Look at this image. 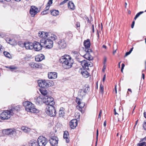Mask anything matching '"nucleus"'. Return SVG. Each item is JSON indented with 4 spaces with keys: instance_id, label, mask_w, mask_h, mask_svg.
<instances>
[{
    "instance_id": "f257e3e1",
    "label": "nucleus",
    "mask_w": 146,
    "mask_h": 146,
    "mask_svg": "<svg viewBox=\"0 0 146 146\" xmlns=\"http://www.w3.org/2000/svg\"><path fill=\"white\" fill-rule=\"evenodd\" d=\"M60 61L62 63L63 68L65 69L70 68L73 63L71 57L68 55H65L62 56L60 59Z\"/></svg>"
},
{
    "instance_id": "f03ea898",
    "label": "nucleus",
    "mask_w": 146,
    "mask_h": 146,
    "mask_svg": "<svg viewBox=\"0 0 146 146\" xmlns=\"http://www.w3.org/2000/svg\"><path fill=\"white\" fill-rule=\"evenodd\" d=\"M23 104L27 111L35 113L38 112V110L35 108L34 105L31 102L27 101L24 102Z\"/></svg>"
},
{
    "instance_id": "7ed1b4c3",
    "label": "nucleus",
    "mask_w": 146,
    "mask_h": 146,
    "mask_svg": "<svg viewBox=\"0 0 146 146\" xmlns=\"http://www.w3.org/2000/svg\"><path fill=\"white\" fill-rule=\"evenodd\" d=\"M41 42L43 47L46 48H50L53 46V42L50 39L43 38L41 39Z\"/></svg>"
},
{
    "instance_id": "20e7f679",
    "label": "nucleus",
    "mask_w": 146,
    "mask_h": 146,
    "mask_svg": "<svg viewBox=\"0 0 146 146\" xmlns=\"http://www.w3.org/2000/svg\"><path fill=\"white\" fill-rule=\"evenodd\" d=\"M46 113L50 117H54L56 115V111L53 106L47 105L45 109Z\"/></svg>"
},
{
    "instance_id": "39448f33",
    "label": "nucleus",
    "mask_w": 146,
    "mask_h": 146,
    "mask_svg": "<svg viewBox=\"0 0 146 146\" xmlns=\"http://www.w3.org/2000/svg\"><path fill=\"white\" fill-rule=\"evenodd\" d=\"M12 115V112L9 110H6L0 114V118L3 120L8 119Z\"/></svg>"
},
{
    "instance_id": "423d86ee",
    "label": "nucleus",
    "mask_w": 146,
    "mask_h": 146,
    "mask_svg": "<svg viewBox=\"0 0 146 146\" xmlns=\"http://www.w3.org/2000/svg\"><path fill=\"white\" fill-rule=\"evenodd\" d=\"M38 83L39 86L43 88L49 87L51 86V85L50 84L49 80H38Z\"/></svg>"
},
{
    "instance_id": "0eeeda50",
    "label": "nucleus",
    "mask_w": 146,
    "mask_h": 146,
    "mask_svg": "<svg viewBox=\"0 0 146 146\" xmlns=\"http://www.w3.org/2000/svg\"><path fill=\"white\" fill-rule=\"evenodd\" d=\"M37 142L39 146H45L48 142L47 139L42 136L38 137Z\"/></svg>"
},
{
    "instance_id": "6e6552de",
    "label": "nucleus",
    "mask_w": 146,
    "mask_h": 146,
    "mask_svg": "<svg viewBox=\"0 0 146 146\" xmlns=\"http://www.w3.org/2000/svg\"><path fill=\"white\" fill-rule=\"evenodd\" d=\"M44 99V102L47 105L53 106L54 104V99L51 97H48L46 96L44 98L43 97Z\"/></svg>"
},
{
    "instance_id": "1a4fd4ad",
    "label": "nucleus",
    "mask_w": 146,
    "mask_h": 146,
    "mask_svg": "<svg viewBox=\"0 0 146 146\" xmlns=\"http://www.w3.org/2000/svg\"><path fill=\"white\" fill-rule=\"evenodd\" d=\"M3 134L7 135H13L16 134V130L14 129H8L3 131Z\"/></svg>"
},
{
    "instance_id": "9d476101",
    "label": "nucleus",
    "mask_w": 146,
    "mask_h": 146,
    "mask_svg": "<svg viewBox=\"0 0 146 146\" xmlns=\"http://www.w3.org/2000/svg\"><path fill=\"white\" fill-rule=\"evenodd\" d=\"M33 48L36 51H39L41 50L42 47H43V45H42L40 40V43L37 42H34L33 43Z\"/></svg>"
},
{
    "instance_id": "9b49d317",
    "label": "nucleus",
    "mask_w": 146,
    "mask_h": 146,
    "mask_svg": "<svg viewBox=\"0 0 146 146\" xmlns=\"http://www.w3.org/2000/svg\"><path fill=\"white\" fill-rule=\"evenodd\" d=\"M58 139L56 136L51 137L49 141L52 146H57L58 143Z\"/></svg>"
},
{
    "instance_id": "f8f14e48",
    "label": "nucleus",
    "mask_w": 146,
    "mask_h": 146,
    "mask_svg": "<svg viewBox=\"0 0 146 146\" xmlns=\"http://www.w3.org/2000/svg\"><path fill=\"white\" fill-rule=\"evenodd\" d=\"M84 44L85 47V52H92V50L90 48V44L89 39H87V40H84Z\"/></svg>"
},
{
    "instance_id": "ddd939ff",
    "label": "nucleus",
    "mask_w": 146,
    "mask_h": 146,
    "mask_svg": "<svg viewBox=\"0 0 146 146\" xmlns=\"http://www.w3.org/2000/svg\"><path fill=\"white\" fill-rule=\"evenodd\" d=\"M59 47L60 49H63L66 47L67 44L64 39L61 40L58 42Z\"/></svg>"
},
{
    "instance_id": "4468645a",
    "label": "nucleus",
    "mask_w": 146,
    "mask_h": 146,
    "mask_svg": "<svg viewBox=\"0 0 146 146\" xmlns=\"http://www.w3.org/2000/svg\"><path fill=\"white\" fill-rule=\"evenodd\" d=\"M77 121L76 119H73L70 121L69 125L71 129H74L76 127L78 124Z\"/></svg>"
},
{
    "instance_id": "2eb2a0df",
    "label": "nucleus",
    "mask_w": 146,
    "mask_h": 146,
    "mask_svg": "<svg viewBox=\"0 0 146 146\" xmlns=\"http://www.w3.org/2000/svg\"><path fill=\"white\" fill-rule=\"evenodd\" d=\"M38 9L35 7H32L30 11V14L33 17L38 13Z\"/></svg>"
},
{
    "instance_id": "dca6fc26",
    "label": "nucleus",
    "mask_w": 146,
    "mask_h": 146,
    "mask_svg": "<svg viewBox=\"0 0 146 146\" xmlns=\"http://www.w3.org/2000/svg\"><path fill=\"white\" fill-rule=\"evenodd\" d=\"M23 46H25L27 49H33V43L32 42H25L22 44Z\"/></svg>"
},
{
    "instance_id": "f3484780",
    "label": "nucleus",
    "mask_w": 146,
    "mask_h": 146,
    "mask_svg": "<svg viewBox=\"0 0 146 146\" xmlns=\"http://www.w3.org/2000/svg\"><path fill=\"white\" fill-rule=\"evenodd\" d=\"M20 106H17L12 107L9 111H11L12 115L13 114H15L18 112L20 110Z\"/></svg>"
},
{
    "instance_id": "a211bd4d",
    "label": "nucleus",
    "mask_w": 146,
    "mask_h": 146,
    "mask_svg": "<svg viewBox=\"0 0 146 146\" xmlns=\"http://www.w3.org/2000/svg\"><path fill=\"white\" fill-rule=\"evenodd\" d=\"M57 76V74L55 72H50L48 74V77L49 78L54 79L56 78Z\"/></svg>"
},
{
    "instance_id": "6ab92c4d",
    "label": "nucleus",
    "mask_w": 146,
    "mask_h": 146,
    "mask_svg": "<svg viewBox=\"0 0 146 146\" xmlns=\"http://www.w3.org/2000/svg\"><path fill=\"white\" fill-rule=\"evenodd\" d=\"M38 36L42 38L47 37L49 38L48 36H49L48 35V33L47 32L45 33L44 32H41L40 31H39L38 33Z\"/></svg>"
},
{
    "instance_id": "aec40b11",
    "label": "nucleus",
    "mask_w": 146,
    "mask_h": 146,
    "mask_svg": "<svg viewBox=\"0 0 146 146\" xmlns=\"http://www.w3.org/2000/svg\"><path fill=\"white\" fill-rule=\"evenodd\" d=\"M44 56L42 54H38L35 57V60L37 62H40L44 58Z\"/></svg>"
},
{
    "instance_id": "412c9836",
    "label": "nucleus",
    "mask_w": 146,
    "mask_h": 146,
    "mask_svg": "<svg viewBox=\"0 0 146 146\" xmlns=\"http://www.w3.org/2000/svg\"><path fill=\"white\" fill-rule=\"evenodd\" d=\"M44 100L43 97L41 98L40 96H39L36 99V103L38 105H41L44 102Z\"/></svg>"
},
{
    "instance_id": "4be33fe9",
    "label": "nucleus",
    "mask_w": 146,
    "mask_h": 146,
    "mask_svg": "<svg viewBox=\"0 0 146 146\" xmlns=\"http://www.w3.org/2000/svg\"><path fill=\"white\" fill-rule=\"evenodd\" d=\"M86 53L83 56V57L86 59L89 60L93 59V57L90 54V52H86Z\"/></svg>"
},
{
    "instance_id": "5701e85b",
    "label": "nucleus",
    "mask_w": 146,
    "mask_h": 146,
    "mask_svg": "<svg viewBox=\"0 0 146 146\" xmlns=\"http://www.w3.org/2000/svg\"><path fill=\"white\" fill-rule=\"evenodd\" d=\"M29 65L31 68H40L41 67L40 64H38L34 62L30 63Z\"/></svg>"
},
{
    "instance_id": "b1692460",
    "label": "nucleus",
    "mask_w": 146,
    "mask_h": 146,
    "mask_svg": "<svg viewBox=\"0 0 146 146\" xmlns=\"http://www.w3.org/2000/svg\"><path fill=\"white\" fill-rule=\"evenodd\" d=\"M81 73L83 76L85 78H87L89 76V73L85 69L81 70Z\"/></svg>"
},
{
    "instance_id": "393cba45",
    "label": "nucleus",
    "mask_w": 146,
    "mask_h": 146,
    "mask_svg": "<svg viewBox=\"0 0 146 146\" xmlns=\"http://www.w3.org/2000/svg\"><path fill=\"white\" fill-rule=\"evenodd\" d=\"M69 137L68 133V131H65L64 132L63 137L66 139V142L68 143L69 141V139L68 138Z\"/></svg>"
},
{
    "instance_id": "a878e982",
    "label": "nucleus",
    "mask_w": 146,
    "mask_h": 146,
    "mask_svg": "<svg viewBox=\"0 0 146 146\" xmlns=\"http://www.w3.org/2000/svg\"><path fill=\"white\" fill-rule=\"evenodd\" d=\"M30 146H37L38 145V142L35 140H31L29 142Z\"/></svg>"
},
{
    "instance_id": "bb28decb",
    "label": "nucleus",
    "mask_w": 146,
    "mask_h": 146,
    "mask_svg": "<svg viewBox=\"0 0 146 146\" xmlns=\"http://www.w3.org/2000/svg\"><path fill=\"white\" fill-rule=\"evenodd\" d=\"M40 92L41 94L43 96L45 97L46 96H47L48 92L47 90L45 89H41L40 90Z\"/></svg>"
},
{
    "instance_id": "cd10ccee",
    "label": "nucleus",
    "mask_w": 146,
    "mask_h": 146,
    "mask_svg": "<svg viewBox=\"0 0 146 146\" xmlns=\"http://www.w3.org/2000/svg\"><path fill=\"white\" fill-rule=\"evenodd\" d=\"M68 6L70 9L74 10L75 8V6L74 3L71 1H70L68 3Z\"/></svg>"
},
{
    "instance_id": "c85d7f7f",
    "label": "nucleus",
    "mask_w": 146,
    "mask_h": 146,
    "mask_svg": "<svg viewBox=\"0 0 146 146\" xmlns=\"http://www.w3.org/2000/svg\"><path fill=\"white\" fill-rule=\"evenodd\" d=\"M51 14L54 16H56L59 15V12L58 10H54L51 11Z\"/></svg>"
},
{
    "instance_id": "c756f323",
    "label": "nucleus",
    "mask_w": 146,
    "mask_h": 146,
    "mask_svg": "<svg viewBox=\"0 0 146 146\" xmlns=\"http://www.w3.org/2000/svg\"><path fill=\"white\" fill-rule=\"evenodd\" d=\"M58 114L60 117H63L64 114V108H60L58 111Z\"/></svg>"
},
{
    "instance_id": "7c9ffc66",
    "label": "nucleus",
    "mask_w": 146,
    "mask_h": 146,
    "mask_svg": "<svg viewBox=\"0 0 146 146\" xmlns=\"http://www.w3.org/2000/svg\"><path fill=\"white\" fill-rule=\"evenodd\" d=\"M21 129L24 132L26 133H29L31 131L30 128L25 126H22L21 127Z\"/></svg>"
},
{
    "instance_id": "2f4dec72",
    "label": "nucleus",
    "mask_w": 146,
    "mask_h": 146,
    "mask_svg": "<svg viewBox=\"0 0 146 146\" xmlns=\"http://www.w3.org/2000/svg\"><path fill=\"white\" fill-rule=\"evenodd\" d=\"M82 67L85 68L86 69H88V62H87V61L85 60V62H84L83 63V64L82 65Z\"/></svg>"
},
{
    "instance_id": "473e14b6",
    "label": "nucleus",
    "mask_w": 146,
    "mask_h": 146,
    "mask_svg": "<svg viewBox=\"0 0 146 146\" xmlns=\"http://www.w3.org/2000/svg\"><path fill=\"white\" fill-rule=\"evenodd\" d=\"M76 58L77 61L81 63V65L82 64H83V63H84V62H85V60H82L81 58L78 57V56L76 57Z\"/></svg>"
},
{
    "instance_id": "72a5a7b5",
    "label": "nucleus",
    "mask_w": 146,
    "mask_h": 146,
    "mask_svg": "<svg viewBox=\"0 0 146 146\" xmlns=\"http://www.w3.org/2000/svg\"><path fill=\"white\" fill-rule=\"evenodd\" d=\"M90 90V88L88 86H87L86 87L85 86V88L84 89L83 92H84L86 93Z\"/></svg>"
},
{
    "instance_id": "f704fd0d",
    "label": "nucleus",
    "mask_w": 146,
    "mask_h": 146,
    "mask_svg": "<svg viewBox=\"0 0 146 146\" xmlns=\"http://www.w3.org/2000/svg\"><path fill=\"white\" fill-rule=\"evenodd\" d=\"M49 38H51L52 40H55L57 39L56 36L54 34H51V36H50Z\"/></svg>"
},
{
    "instance_id": "c9c22d12",
    "label": "nucleus",
    "mask_w": 146,
    "mask_h": 146,
    "mask_svg": "<svg viewBox=\"0 0 146 146\" xmlns=\"http://www.w3.org/2000/svg\"><path fill=\"white\" fill-rule=\"evenodd\" d=\"M78 105L79 106V107L80 109H79V110H82V108L84 107L85 106V104L84 103H80L78 104Z\"/></svg>"
},
{
    "instance_id": "e433bc0d",
    "label": "nucleus",
    "mask_w": 146,
    "mask_h": 146,
    "mask_svg": "<svg viewBox=\"0 0 146 146\" xmlns=\"http://www.w3.org/2000/svg\"><path fill=\"white\" fill-rule=\"evenodd\" d=\"M4 54L5 56L8 58H10L11 56L10 54L8 52H4Z\"/></svg>"
},
{
    "instance_id": "4c0bfd02",
    "label": "nucleus",
    "mask_w": 146,
    "mask_h": 146,
    "mask_svg": "<svg viewBox=\"0 0 146 146\" xmlns=\"http://www.w3.org/2000/svg\"><path fill=\"white\" fill-rule=\"evenodd\" d=\"M100 92L103 93L104 91V88L102 84H101L100 85Z\"/></svg>"
},
{
    "instance_id": "58836bf2",
    "label": "nucleus",
    "mask_w": 146,
    "mask_h": 146,
    "mask_svg": "<svg viewBox=\"0 0 146 146\" xmlns=\"http://www.w3.org/2000/svg\"><path fill=\"white\" fill-rule=\"evenodd\" d=\"M146 143V142H143L142 143H138L137 145V146H143L145 145Z\"/></svg>"
},
{
    "instance_id": "ea45409f",
    "label": "nucleus",
    "mask_w": 146,
    "mask_h": 146,
    "mask_svg": "<svg viewBox=\"0 0 146 146\" xmlns=\"http://www.w3.org/2000/svg\"><path fill=\"white\" fill-rule=\"evenodd\" d=\"M7 68H8L10 69H16L17 68L13 66H11L9 67H6Z\"/></svg>"
},
{
    "instance_id": "a19ab883",
    "label": "nucleus",
    "mask_w": 146,
    "mask_h": 146,
    "mask_svg": "<svg viewBox=\"0 0 146 146\" xmlns=\"http://www.w3.org/2000/svg\"><path fill=\"white\" fill-rule=\"evenodd\" d=\"M144 13L143 11H140L136 15V16L138 17L142 14Z\"/></svg>"
},
{
    "instance_id": "79ce46f5",
    "label": "nucleus",
    "mask_w": 146,
    "mask_h": 146,
    "mask_svg": "<svg viewBox=\"0 0 146 146\" xmlns=\"http://www.w3.org/2000/svg\"><path fill=\"white\" fill-rule=\"evenodd\" d=\"M144 13L143 11H140L136 15V16L138 17L142 14Z\"/></svg>"
},
{
    "instance_id": "37998d69",
    "label": "nucleus",
    "mask_w": 146,
    "mask_h": 146,
    "mask_svg": "<svg viewBox=\"0 0 146 146\" xmlns=\"http://www.w3.org/2000/svg\"><path fill=\"white\" fill-rule=\"evenodd\" d=\"M73 53L74 56L76 57H77V55H78V52L76 51H74L73 52Z\"/></svg>"
},
{
    "instance_id": "c03bdc74",
    "label": "nucleus",
    "mask_w": 146,
    "mask_h": 146,
    "mask_svg": "<svg viewBox=\"0 0 146 146\" xmlns=\"http://www.w3.org/2000/svg\"><path fill=\"white\" fill-rule=\"evenodd\" d=\"M125 66V64L123 63L122 64H121V71L122 72H123V70L124 69V68Z\"/></svg>"
},
{
    "instance_id": "a18cd8bd",
    "label": "nucleus",
    "mask_w": 146,
    "mask_h": 146,
    "mask_svg": "<svg viewBox=\"0 0 146 146\" xmlns=\"http://www.w3.org/2000/svg\"><path fill=\"white\" fill-rule=\"evenodd\" d=\"M67 35L69 36V38L70 39H71L72 37V35L71 33H68L67 34Z\"/></svg>"
},
{
    "instance_id": "49530a36",
    "label": "nucleus",
    "mask_w": 146,
    "mask_h": 146,
    "mask_svg": "<svg viewBox=\"0 0 146 146\" xmlns=\"http://www.w3.org/2000/svg\"><path fill=\"white\" fill-rule=\"evenodd\" d=\"M76 102L78 103V105L81 103L80 99L77 98L76 99Z\"/></svg>"
},
{
    "instance_id": "de8ad7c7",
    "label": "nucleus",
    "mask_w": 146,
    "mask_h": 146,
    "mask_svg": "<svg viewBox=\"0 0 146 146\" xmlns=\"http://www.w3.org/2000/svg\"><path fill=\"white\" fill-rule=\"evenodd\" d=\"M143 127L145 130H146V122H144L143 124Z\"/></svg>"
},
{
    "instance_id": "09e8293b",
    "label": "nucleus",
    "mask_w": 146,
    "mask_h": 146,
    "mask_svg": "<svg viewBox=\"0 0 146 146\" xmlns=\"http://www.w3.org/2000/svg\"><path fill=\"white\" fill-rule=\"evenodd\" d=\"M52 0H49L47 3V4L49 5H50L52 3Z\"/></svg>"
},
{
    "instance_id": "8fccbe9b",
    "label": "nucleus",
    "mask_w": 146,
    "mask_h": 146,
    "mask_svg": "<svg viewBox=\"0 0 146 146\" xmlns=\"http://www.w3.org/2000/svg\"><path fill=\"white\" fill-rule=\"evenodd\" d=\"M68 1V0H64L63 1L60 3V5L64 4L66 3Z\"/></svg>"
},
{
    "instance_id": "3c124183",
    "label": "nucleus",
    "mask_w": 146,
    "mask_h": 146,
    "mask_svg": "<svg viewBox=\"0 0 146 146\" xmlns=\"http://www.w3.org/2000/svg\"><path fill=\"white\" fill-rule=\"evenodd\" d=\"M49 6L50 5H47V6L45 8V10L47 11H48V10L49 8Z\"/></svg>"
},
{
    "instance_id": "603ef678",
    "label": "nucleus",
    "mask_w": 146,
    "mask_h": 146,
    "mask_svg": "<svg viewBox=\"0 0 146 146\" xmlns=\"http://www.w3.org/2000/svg\"><path fill=\"white\" fill-rule=\"evenodd\" d=\"M107 60V59L106 57H104V62H103V64H104L105 65V64H106V62Z\"/></svg>"
},
{
    "instance_id": "864d4df0",
    "label": "nucleus",
    "mask_w": 146,
    "mask_h": 146,
    "mask_svg": "<svg viewBox=\"0 0 146 146\" xmlns=\"http://www.w3.org/2000/svg\"><path fill=\"white\" fill-rule=\"evenodd\" d=\"M102 113V111L101 110L100 111V113H99V115H98V118H100L101 117V116Z\"/></svg>"
},
{
    "instance_id": "5fc2aeb1",
    "label": "nucleus",
    "mask_w": 146,
    "mask_h": 146,
    "mask_svg": "<svg viewBox=\"0 0 146 146\" xmlns=\"http://www.w3.org/2000/svg\"><path fill=\"white\" fill-rule=\"evenodd\" d=\"M106 65L105 64H104V66L103 67V68H102V71L103 72H104V70H105V69H106Z\"/></svg>"
},
{
    "instance_id": "6e6d98bb",
    "label": "nucleus",
    "mask_w": 146,
    "mask_h": 146,
    "mask_svg": "<svg viewBox=\"0 0 146 146\" xmlns=\"http://www.w3.org/2000/svg\"><path fill=\"white\" fill-rule=\"evenodd\" d=\"M47 11H47L45 10L42 13V14L43 15L46 14V13H48Z\"/></svg>"
},
{
    "instance_id": "4d7b16f0",
    "label": "nucleus",
    "mask_w": 146,
    "mask_h": 146,
    "mask_svg": "<svg viewBox=\"0 0 146 146\" xmlns=\"http://www.w3.org/2000/svg\"><path fill=\"white\" fill-rule=\"evenodd\" d=\"M76 26L77 27H79L80 26V23L78 22L76 23Z\"/></svg>"
},
{
    "instance_id": "13d9d810",
    "label": "nucleus",
    "mask_w": 146,
    "mask_h": 146,
    "mask_svg": "<svg viewBox=\"0 0 146 146\" xmlns=\"http://www.w3.org/2000/svg\"><path fill=\"white\" fill-rule=\"evenodd\" d=\"M134 24H135V21H133L132 23V24L131 25V27L132 28H133L134 25Z\"/></svg>"
},
{
    "instance_id": "bf43d9fd",
    "label": "nucleus",
    "mask_w": 146,
    "mask_h": 146,
    "mask_svg": "<svg viewBox=\"0 0 146 146\" xmlns=\"http://www.w3.org/2000/svg\"><path fill=\"white\" fill-rule=\"evenodd\" d=\"M131 53V52L129 51L128 52H127L125 53V56H127V55H128L129 54Z\"/></svg>"
},
{
    "instance_id": "052dcab7",
    "label": "nucleus",
    "mask_w": 146,
    "mask_h": 146,
    "mask_svg": "<svg viewBox=\"0 0 146 146\" xmlns=\"http://www.w3.org/2000/svg\"><path fill=\"white\" fill-rule=\"evenodd\" d=\"M106 74H104V76L103 77L102 80H103V82H104V81L105 80V79H106Z\"/></svg>"
},
{
    "instance_id": "680f3d73",
    "label": "nucleus",
    "mask_w": 146,
    "mask_h": 146,
    "mask_svg": "<svg viewBox=\"0 0 146 146\" xmlns=\"http://www.w3.org/2000/svg\"><path fill=\"white\" fill-rule=\"evenodd\" d=\"M114 112L115 115H119V114L116 112V110L115 109H114Z\"/></svg>"
},
{
    "instance_id": "e2e57ef3",
    "label": "nucleus",
    "mask_w": 146,
    "mask_h": 146,
    "mask_svg": "<svg viewBox=\"0 0 146 146\" xmlns=\"http://www.w3.org/2000/svg\"><path fill=\"white\" fill-rule=\"evenodd\" d=\"M2 50H3L2 48V46L1 44H0V51H2Z\"/></svg>"
},
{
    "instance_id": "0e129e2a",
    "label": "nucleus",
    "mask_w": 146,
    "mask_h": 146,
    "mask_svg": "<svg viewBox=\"0 0 146 146\" xmlns=\"http://www.w3.org/2000/svg\"><path fill=\"white\" fill-rule=\"evenodd\" d=\"M142 78L144 80L145 78V75L143 73H142Z\"/></svg>"
},
{
    "instance_id": "69168bd1",
    "label": "nucleus",
    "mask_w": 146,
    "mask_h": 146,
    "mask_svg": "<svg viewBox=\"0 0 146 146\" xmlns=\"http://www.w3.org/2000/svg\"><path fill=\"white\" fill-rule=\"evenodd\" d=\"M93 66V64L92 63H91L90 64H88V66H90V67H91Z\"/></svg>"
},
{
    "instance_id": "338daca9",
    "label": "nucleus",
    "mask_w": 146,
    "mask_h": 146,
    "mask_svg": "<svg viewBox=\"0 0 146 146\" xmlns=\"http://www.w3.org/2000/svg\"><path fill=\"white\" fill-rule=\"evenodd\" d=\"M102 47L106 49L107 47L106 45H103L102 46Z\"/></svg>"
},
{
    "instance_id": "774afa93",
    "label": "nucleus",
    "mask_w": 146,
    "mask_h": 146,
    "mask_svg": "<svg viewBox=\"0 0 146 146\" xmlns=\"http://www.w3.org/2000/svg\"><path fill=\"white\" fill-rule=\"evenodd\" d=\"M144 117L146 118V112H144Z\"/></svg>"
}]
</instances>
